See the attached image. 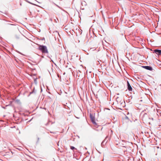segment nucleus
<instances>
[{
	"mask_svg": "<svg viewBox=\"0 0 161 161\" xmlns=\"http://www.w3.org/2000/svg\"><path fill=\"white\" fill-rule=\"evenodd\" d=\"M38 49L42 52V53H48L47 48L46 46L39 45Z\"/></svg>",
	"mask_w": 161,
	"mask_h": 161,
	"instance_id": "1",
	"label": "nucleus"
},
{
	"mask_svg": "<svg viewBox=\"0 0 161 161\" xmlns=\"http://www.w3.org/2000/svg\"><path fill=\"white\" fill-rule=\"evenodd\" d=\"M90 118L92 123L95 125V127H96L97 128L98 127V126H97V123L95 121L94 114L93 113L90 114Z\"/></svg>",
	"mask_w": 161,
	"mask_h": 161,
	"instance_id": "2",
	"label": "nucleus"
},
{
	"mask_svg": "<svg viewBox=\"0 0 161 161\" xmlns=\"http://www.w3.org/2000/svg\"><path fill=\"white\" fill-rule=\"evenodd\" d=\"M154 52L158 55H161V50L156 49L154 50Z\"/></svg>",
	"mask_w": 161,
	"mask_h": 161,
	"instance_id": "3",
	"label": "nucleus"
},
{
	"mask_svg": "<svg viewBox=\"0 0 161 161\" xmlns=\"http://www.w3.org/2000/svg\"><path fill=\"white\" fill-rule=\"evenodd\" d=\"M127 86H128V89L129 91H132V88L130 86L129 83L128 81H127Z\"/></svg>",
	"mask_w": 161,
	"mask_h": 161,
	"instance_id": "4",
	"label": "nucleus"
},
{
	"mask_svg": "<svg viewBox=\"0 0 161 161\" xmlns=\"http://www.w3.org/2000/svg\"><path fill=\"white\" fill-rule=\"evenodd\" d=\"M100 58V55L99 54L98 55H97V64L98 65V64H100V63L99 62V61H101V60L99 59Z\"/></svg>",
	"mask_w": 161,
	"mask_h": 161,
	"instance_id": "5",
	"label": "nucleus"
},
{
	"mask_svg": "<svg viewBox=\"0 0 161 161\" xmlns=\"http://www.w3.org/2000/svg\"><path fill=\"white\" fill-rule=\"evenodd\" d=\"M143 67L146 69L150 70H152L153 69L152 67L149 66H144Z\"/></svg>",
	"mask_w": 161,
	"mask_h": 161,
	"instance_id": "6",
	"label": "nucleus"
},
{
	"mask_svg": "<svg viewBox=\"0 0 161 161\" xmlns=\"http://www.w3.org/2000/svg\"><path fill=\"white\" fill-rule=\"evenodd\" d=\"M36 91H35V88L34 87L33 89V90L32 91V92H30V94L29 95V96L31 94H35L36 93Z\"/></svg>",
	"mask_w": 161,
	"mask_h": 161,
	"instance_id": "7",
	"label": "nucleus"
},
{
	"mask_svg": "<svg viewBox=\"0 0 161 161\" xmlns=\"http://www.w3.org/2000/svg\"><path fill=\"white\" fill-rule=\"evenodd\" d=\"M110 109L108 108H106L104 109V111H106V113H108L109 112Z\"/></svg>",
	"mask_w": 161,
	"mask_h": 161,
	"instance_id": "8",
	"label": "nucleus"
},
{
	"mask_svg": "<svg viewBox=\"0 0 161 161\" xmlns=\"http://www.w3.org/2000/svg\"><path fill=\"white\" fill-rule=\"evenodd\" d=\"M70 148L71 149V150H74V149H75V150H77V149L76 148H75L73 146H70Z\"/></svg>",
	"mask_w": 161,
	"mask_h": 161,
	"instance_id": "9",
	"label": "nucleus"
},
{
	"mask_svg": "<svg viewBox=\"0 0 161 161\" xmlns=\"http://www.w3.org/2000/svg\"><path fill=\"white\" fill-rule=\"evenodd\" d=\"M24 1H25L26 2L30 3V4H33V5L34 4L33 3H32L30 2L28 0H24Z\"/></svg>",
	"mask_w": 161,
	"mask_h": 161,
	"instance_id": "10",
	"label": "nucleus"
},
{
	"mask_svg": "<svg viewBox=\"0 0 161 161\" xmlns=\"http://www.w3.org/2000/svg\"><path fill=\"white\" fill-rule=\"evenodd\" d=\"M24 1H25L26 2L30 3V4H33V5L34 4L33 3H32L30 2L28 0H24Z\"/></svg>",
	"mask_w": 161,
	"mask_h": 161,
	"instance_id": "11",
	"label": "nucleus"
},
{
	"mask_svg": "<svg viewBox=\"0 0 161 161\" xmlns=\"http://www.w3.org/2000/svg\"><path fill=\"white\" fill-rule=\"evenodd\" d=\"M24 1H25L26 2L30 3V4H33V5L34 4L33 3H32L30 2L28 0H24Z\"/></svg>",
	"mask_w": 161,
	"mask_h": 161,
	"instance_id": "12",
	"label": "nucleus"
},
{
	"mask_svg": "<svg viewBox=\"0 0 161 161\" xmlns=\"http://www.w3.org/2000/svg\"><path fill=\"white\" fill-rule=\"evenodd\" d=\"M24 1H25L26 2L30 3V4H33V5L34 4L33 3H32L30 2L28 0H24Z\"/></svg>",
	"mask_w": 161,
	"mask_h": 161,
	"instance_id": "13",
	"label": "nucleus"
},
{
	"mask_svg": "<svg viewBox=\"0 0 161 161\" xmlns=\"http://www.w3.org/2000/svg\"><path fill=\"white\" fill-rule=\"evenodd\" d=\"M39 139H40L38 137H37V141L36 142L37 143L39 142Z\"/></svg>",
	"mask_w": 161,
	"mask_h": 161,
	"instance_id": "14",
	"label": "nucleus"
},
{
	"mask_svg": "<svg viewBox=\"0 0 161 161\" xmlns=\"http://www.w3.org/2000/svg\"><path fill=\"white\" fill-rule=\"evenodd\" d=\"M50 132L51 133H53V134H55V132H51V131H50Z\"/></svg>",
	"mask_w": 161,
	"mask_h": 161,
	"instance_id": "15",
	"label": "nucleus"
},
{
	"mask_svg": "<svg viewBox=\"0 0 161 161\" xmlns=\"http://www.w3.org/2000/svg\"><path fill=\"white\" fill-rule=\"evenodd\" d=\"M18 53H19L20 54L23 55V54L21 53H20V52H18Z\"/></svg>",
	"mask_w": 161,
	"mask_h": 161,
	"instance_id": "16",
	"label": "nucleus"
},
{
	"mask_svg": "<svg viewBox=\"0 0 161 161\" xmlns=\"http://www.w3.org/2000/svg\"><path fill=\"white\" fill-rule=\"evenodd\" d=\"M98 1H99V4L100 5L101 4V2H100V0H98Z\"/></svg>",
	"mask_w": 161,
	"mask_h": 161,
	"instance_id": "17",
	"label": "nucleus"
},
{
	"mask_svg": "<svg viewBox=\"0 0 161 161\" xmlns=\"http://www.w3.org/2000/svg\"><path fill=\"white\" fill-rule=\"evenodd\" d=\"M98 151V153H101L99 151H98L97 149H96Z\"/></svg>",
	"mask_w": 161,
	"mask_h": 161,
	"instance_id": "18",
	"label": "nucleus"
},
{
	"mask_svg": "<svg viewBox=\"0 0 161 161\" xmlns=\"http://www.w3.org/2000/svg\"><path fill=\"white\" fill-rule=\"evenodd\" d=\"M95 130H97V131H98L99 130H98L97 129H95Z\"/></svg>",
	"mask_w": 161,
	"mask_h": 161,
	"instance_id": "19",
	"label": "nucleus"
},
{
	"mask_svg": "<svg viewBox=\"0 0 161 161\" xmlns=\"http://www.w3.org/2000/svg\"><path fill=\"white\" fill-rule=\"evenodd\" d=\"M43 109H46V108H43Z\"/></svg>",
	"mask_w": 161,
	"mask_h": 161,
	"instance_id": "20",
	"label": "nucleus"
},
{
	"mask_svg": "<svg viewBox=\"0 0 161 161\" xmlns=\"http://www.w3.org/2000/svg\"><path fill=\"white\" fill-rule=\"evenodd\" d=\"M99 70H100L99 69H98L99 72H100V71H99Z\"/></svg>",
	"mask_w": 161,
	"mask_h": 161,
	"instance_id": "21",
	"label": "nucleus"
},
{
	"mask_svg": "<svg viewBox=\"0 0 161 161\" xmlns=\"http://www.w3.org/2000/svg\"><path fill=\"white\" fill-rule=\"evenodd\" d=\"M36 79H35V81H36Z\"/></svg>",
	"mask_w": 161,
	"mask_h": 161,
	"instance_id": "22",
	"label": "nucleus"
},
{
	"mask_svg": "<svg viewBox=\"0 0 161 161\" xmlns=\"http://www.w3.org/2000/svg\"><path fill=\"white\" fill-rule=\"evenodd\" d=\"M103 142H102V143H101V144L102 145V144H103Z\"/></svg>",
	"mask_w": 161,
	"mask_h": 161,
	"instance_id": "23",
	"label": "nucleus"
},
{
	"mask_svg": "<svg viewBox=\"0 0 161 161\" xmlns=\"http://www.w3.org/2000/svg\"><path fill=\"white\" fill-rule=\"evenodd\" d=\"M103 142H102V143H101V144L102 145V144H103Z\"/></svg>",
	"mask_w": 161,
	"mask_h": 161,
	"instance_id": "24",
	"label": "nucleus"
},
{
	"mask_svg": "<svg viewBox=\"0 0 161 161\" xmlns=\"http://www.w3.org/2000/svg\"><path fill=\"white\" fill-rule=\"evenodd\" d=\"M103 142H102V143H101V144L102 145V144H103Z\"/></svg>",
	"mask_w": 161,
	"mask_h": 161,
	"instance_id": "25",
	"label": "nucleus"
},
{
	"mask_svg": "<svg viewBox=\"0 0 161 161\" xmlns=\"http://www.w3.org/2000/svg\"><path fill=\"white\" fill-rule=\"evenodd\" d=\"M103 142H102V143H101V144L102 145V144H103Z\"/></svg>",
	"mask_w": 161,
	"mask_h": 161,
	"instance_id": "26",
	"label": "nucleus"
},
{
	"mask_svg": "<svg viewBox=\"0 0 161 161\" xmlns=\"http://www.w3.org/2000/svg\"><path fill=\"white\" fill-rule=\"evenodd\" d=\"M103 160H104V158H103Z\"/></svg>",
	"mask_w": 161,
	"mask_h": 161,
	"instance_id": "27",
	"label": "nucleus"
}]
</instances>
